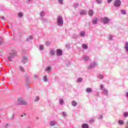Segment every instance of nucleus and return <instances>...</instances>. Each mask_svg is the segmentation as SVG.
I'll use <instances>...</instances> for the list:
<instances>
[{
	"label": "nucleus",
	"instance_id": "3c124183",
	"mask_svg": "<svg viewBox=\"0 0 128 128\" xmlns=\"http://www.w3.org/2000/svg\"><path fill=\"white\" fill-rule=\"evenodd\" d=\"M28 0V2H29L32 1V0Z\"/></svg>",
	"mask_w": 128,
	"mask_h": 128
},
{
	"label": "nucleus",
	"instance_id": "a878e982",
	"mask_svg": "<svg viewBox=\"0 0 128 128\" xmlns=\"http://www.w3.org/2000/svg\"><path fill=\"white\" fill-rule=\"evenodd\" d=\"M34 100L36 102H38L40 100V96H37Z\"/></svg>",
	"mask_w": 128,
	"mask_h": 128
},
{
	"label": "nucleus",
	"instance_id": "5701e85b",
	"mask_svg": "<svg viewBox=\"0 0 128 128\" xmlns=\"http://www.w3.org/2000/svg\"><path fill=\"white\" fill-rule=\"evenodd\" d=\"M32 38H34L32 37V36H29V38H26V42H30V40H32Z\"/></svg>",
	"mask_w": 128,
	"mask_h": 128
},
{
	"label": "nucleus",
	"instance_id": "393cba45",
	"mask_svg": "<svg viewBox=\"0 0 128 128\" xmlns=\"http://www.w3.org/2000/svg\"><path fill=\"white\" fill-rule=\"evenodd\" d=\"M118 123L120 125H122L124 124V122L122 120H119Z\"/></svg>",
	"mask_w": 128,
	"mask_h": 128
},
{
	"label": "nucleus",
	"instance_id": "58836bf2",
	"mask_svg": "<svg viewBox=\"0 0 128 128\" xmlns=\"http://www.w3.org/2000/svg\"><path fill=\"white\" fill-rule=\"evenodd\" d=\"M34 78H38V76L37 74H34Z\"/></svg>",
	"mask_w": 128,
	"mask_h": 128
},
{
	"label": "nucleus",
	"instance_id": "c9c22d12",
	"mask_svg": "<svg viewBox=\"0 0 128 128\" xmlns=\"http://www.w3.org/2000/svg\"><path fill=\"white\" fill-rule=\"evenodd\" d=\"M121 12L122 14H126V10H121Z\"/></svg>",
	"mask_w": 128,
	"mask_h": 128
},
{
	"label": "nucleus",
	"instance_id": "b1692460",
	"mask_svg": "<svg viewBox=\"0 0 128 128\" xmlns=\"http://www.w3.org/2000/svg\"><path fill=\"white\" fill-rule=\"evenodd\" d=\"M82 128H88V124H82Z\"/></svg>",
	"mask_w": 128,
	"mask_h": 128
},
{
	"label": "nucleus",
	"instance_id": "2eb2a0df",
	"mask_svg": "<svg viewBox=\"0 0 128 128\" xmlns=\"http://www.w3.org/2000/svg\"><path fill=\"white\" fill-rule=\"evenodd\" d=\"M86 92L88 93L92 92V88H87L86 89Z\"/></svg>",
	"mask_w": 128,
	"mask_h": 128
},
{
	"label": "nucleus",
	"instance_id": "20e7f679",
	"mask_svg": "<svg viewBox=\"0 0 128 128\" xmlns=\"http://www.w3.org/2000/svg\"><path fill=\"white\" fill-rule=\"evenodd\" d=\"M122 2L120 0H115L114 2V6L116 8H118L120 6Z\"/></svg>",
	"mask_w": 128,
	"mask_h": 128
},
{
	"label": "nucleus",
	"instance_id": "49530a36",
	"mask_svg": "<svg viewBox=\"0 0 128 128\" xmlns=\"http://www.w3.org/2000/svg\"><path fill=\"white\" fill-rule=\"evenodd\" d=\"M126 128H128V120L127 121V124H126Z\"/></svg>",
	"mask_w": 128,
	"mask_h": 128
},
{
	"label": "nucleus",
	"instance_id": "a211bd4d",
	"mask_svg": "<svg viewBox=\"0 0 128 128\" xmlns=\"http://www.w3.org/2000/svg\"><path fill=\"white\" fill-rule=\"evenodd\" d=\"M125 50H126V52H128V42H126L125 43Z\"/></svg>",
	"mask_w": 128,
	"mask_h": 128
},
{
	"label": "nucleus",
	"instance_id": "6e6d98bb",
	"mask_svg": "<svg viewBox=\"0 0 128 128\" xmlns=\"http://www.w3.org/2000/svg\"><path fill=\"white\" fill-rule=\"evenodd\" d=\"M92 122H94V120H92Z\"/></svg>",
	"mask_w": 128,
	"mask_h": 128
},
{
	"label": "nucleus",
	"instance_id": "7ed1b4c3",
	"mask_svg": "<svg viewBox=\"0 0 128 128\" xmlns=\"http://www.w3.org/2000/svg\"><path fill=\"white\" fill-rule=\"evenodd\" d=\"M17 55L18 53H16V52H14L12 53H10V55L8 58V62H12V58H14V56Z\"/></svg>",
	"mask_w": 128,
	"mask_h": 128
},
{
	"label": "nucleus",
	"instance_id": "c756f323",
	"mask_svg": "<svg viewBox=\"0 0 128 128\" xmlns=\"http://www.w3.org/2000/svg\"><path fill=\"white\" fill-rule=\"evenodd\" d=\"M39 48H40V50H44V46L40 45L39 46Z\"/></svg>",
	"mask_w": 128,
	"mask_h": 128
},
{
	"label": "nucleus",
	"instance_id": "864d4df0",
	"mask_svg": "<svg viewBox=\"0 0 128 128\" xmlns=\"http://www.w3.org/2000/svg\"><path fill=\"white\" fill-rule=\"evenodd\" d=\"M12 118H14V114H12Z\"/></svg>",
	"mask_w": 128,
	"mask_h": 128
},
{
	"label": "nucleus",
	"instance_id": "f8f14e48",
	"mask_svg": "<svg viewBox=\"0 0 128 128\" xmlns=\"http://www.w3.org/2000/svg\"><path fill=\"white\" fill-rule=\"evenodd\" d=\"M40 20L43 22H48V20L46 18H44V17L41 18Z\"/></svg>",
	"mask_w": 128,
	"mask_h": 128
},
{
	"label": "nucleus",
	"instance_id": "c85d7f7f",
	"mask_svg": "<svg viewBox=\"0 0 128 128\" xmlns=\"http://www.w3.org/2000/svg\"><path fill=\"white\" fill-rule=\"evenodd\" d=\"M78 104V103L76 101H72V105L74 106H76Z\"/></svg>",
	"mask_w": 128,
	"mask_h": 128
},
{
	"label": "nucleus",
	"instance_id": "72a5a7b5",
	"mask_svg": "<svg viewBox=\"0 0 128 128\" xmlns=\"http://www.w3.org/2000/svg\"><path fill=\"white\" fill-rule=\"evenodd\" d=\"M124 116L125 118H128V112H124Z\"/></svg>",
	"mask_w": 128,
	"mask_h": 128
},
{
	"label": "nucleus",
	"instance_id": "4c0bfd02",
	"mask_svg": "<svg viewBox=\"0 0 128 128\" xmlns=\"http://www.w3.org/2000/svg\"><path fill=\"white\" fill-rule=\"evenodd\" d=\"M104 92L105 94H108V90H104Z\"/></svg>",
	"mask_w": 128,
	"mask_h": 128
},
{
	"label": "nucleus",
	"instance_id": "8fccbe9b",
	"mask_svg": "<svg viewBox=\"0 0 128 128\" xmlns=\"http://www.w3.org/2000/svg\"><path fill=\"white\" fill-rule=\"evenodd\" d=\"M1 20H4V16L1 17Z\"/></svg>",
	"mask_w": 128,
	"mask_h": 128
},
{
	"label": "nucleus",
	"instance_id": "79ce46f5",
	"mask_svg": "<svg viewBox=\"0 0 128 128\" xmlns=\"http://www.w3.org/2000/svg\"><path fill=\"white\" fill-rule=\"evenodd\" d=\"M8 124H6L5 126H4V128H8Z\"/></svg>",
	"mask_w": 128,
	"mask_h": 128
},
{
	"label": "nucleus",
	"instance_id": "f257e3e1",
	"mask_svg": "<svg viewBox=\"0 0 128 128\" xmlns=\"http://www.w3.org/2000/svg\"><path fill=\"white\" fill-rule=\"evenodd\" d=\"M14 104L15 106H28V103L22 98H19L18 99L17 102H16Z\"/></svg>",
	"mask_w": 128,
	"mask_h": 128
},
{
	"label": "nucleus",
	"instance_id": "de8ad7c7",
	"mask_svg": "<svg viewBox=\"0 0 128 128\" xmlns=\"http://www.w3.org/2000/svg\"><path fill=\"white\" fill-rule=\"evenodd\" d=\"M112 0H108V4H110V2H112Z\"/></svg>",
	"mask_w": 128,
	"mask_h": 128
},
{
	"label": "nucleus",
	"instance_id": "0eeeda50",
	"mask_svg": "<svg viewBox=\"0 0 128 128\" xmlns=\"http://www.w3.org/2000/svg\"><path fill=\"white\" fill-rule=\"evenodd\" d=\"M102 20L103 21L104 24H108V22H110V19H108L106 17H104V18H102Z\"/></svg>",
	"mask_w": 128,
	"mask_h": 128
},
{
	"label": "nucleus",
	"instance_id": "4be33fe9",
	"mask_svg": "<svg viewBox=\"0 0 128 128\" xmlns=\"http://www.w3.org/2000/svg\"><path fill=\"white\" fill-rule=\"evenodd\" d=\"M82 48H84L85 50H86L88 48V45H86V44H84L82 45Z\"/></svg>",
	"mask_w": 128,
	"mask_h": 128
},
{
	"label": "nucleus",
	"instance_id": "1a4fd4ad",
	"mask_svg": "<svg viewBox=\"0 0 128 128\" xmlns=\"http://www.w3.org/2000/svg\"><path fill=\"white\" fill-rule=\"evenodd\" d=\"M56 124V121H51L50 122V126H54Z\"/></svg>",
	"mask_w": 128,
	"mask_h": 128
},
{
	"label": "nucleus",
	"instance_id": "cd10ccee",
	"mask_svg": "<svg viewBox=\"0 0 128 128\" xmlns=\"http://www.w3.org/2000/svg\"><path fill=\"white\" fill-rule=\"evenodd\" d=\"M92 22L94 24H98V18H96L93 20Z\"/></svg>",
	"mask_w": 128,
	"mask_h": 128
},
{
	"label": "nucleus",
	"instance_id": "f704fd0d",
	"mask_svg": "<svg viewBox=\"0 0 128 128\" xmlns=\"http://www.w3.org/2000/svg\"><path fill=\"white\" fill-rule=\"evenodd\" d=\"M91 66H96V62H93L91 64Z\"/></svg>",
	"mask_w": 128,
	"mask_h": 128
},
{
	"label": "nucleus",
	"instance_id": "ddd939ff",
	"mask_svg": "<svg viewBox=\"0 0 128 128\" xmlns=\"http://www.w3.org/2000/svg\"><path fill=\"white\" fill-rule=\"evenodd\" d=\"M51 70H52V68L50 66H48L46 67L45 70L46 72H50Z\"/></svg>",
	"mask_w": 128,
	"mask_h": 128
},
{
	"label": "nucleus",
	"instance_id": "dca6fc26",
	"mask_svg": "<svg viewBox=\"0 0 128 128\" xmlns=\"http://www.w3.org/2000/svg\"><path fill=\"white\" fill-rule=\"evenodd\" d=\"M50 52L52 56H54V54H56V53L54 52V49H51L50 50Z\"/></svg>",
	"mask_w": 128,
	"mask_h": 128
},
{
	"label": "nucleus",
	"instance_id": "9b49d317",
	"mask_svg": "<svg viewBox=\"0 0 128 128\" xmlns=\"http://www.w3.org/2000/svg\"><path fill=\"white\" fill-rule=\"evenodd\" d=\"M18 16L19 18H22V16H24V14L22 12H19L18 13Z\"/></svg>",
	"mask_w": 128,
	"mask_h": 128
},
{
	"label": "nucleus",
	"instance_id": "a18cd8bd",
	"mask_svg": "<svg viewBox=\"0 0 128 128\" xmlns=\"http://www.w3.org/2000/svg\"><path fill=\"white\" fill-rule=\"evenodd\" d=\"M62 116L64 117V112H62Z\"/></svg>",
	"mask_w": 128,
	"mask_h": 128
},
{
	"label": "nucleus",
	"instance_id": "7c9ffc66",
	"mask_svg": "<svg viewBox=\"0 0 128 128\" xmlns=\"http://www.w3.org/2000/svg\"><path fill=\"white\" fill-rule=\"evenodd\" d=\"M77 82H82V78H80L77 80Z\"/></svg>",
	"mask_w": 128,
	"mask_h": 128
},
{
	"label": "nucleus",
	"instance_id": "aec40b11",
	"mask_svg": "<svg viewBox=\"0 0 128 128\" xmlns=\"http://www.w3.org/2000/svg\"><path fill=\"white\" fill-rule=\"evenodd\" d=\"M90 57H88V56H84V60L86 62L90 60Z\"/></svg>",
	"mask_w": 128,
	"mask_h": 128
},
{
	"label": "nucleus",
	"instance_id": "603ef678",
	"mask_svg": "<svg viewBox=\"0 0 128 128\" xmlns=\"http://www.w3.org/2000/svg\"><path fill=\"white\" fill-rule=\"evenodd\" d=\"M110 40H112V36H110Z\"/></svg>",
	"mask_w": 128,
	"mask_h": 128
},
{
	"label": "nucleus",
	"instance_id": "4468645a",
	"mask_svg": "<svg viewBox=\"0 0 128 128\" xmlns=\"http://www.w3.org/2000/svg\"><path fill=\"white\" fill-rule=\"evenodd\" d=\"M92 14H94V11L92 10H89V11H88V15L90 16H92Z\"/></svg>",
	"mask_w": 128,
	"mask_h": 128
},
{
	"label": "nucleus",
	"instance_id": "5fc2aeb1",
	"mask_svg": "<svg viewBox=\"0 0 128 128\" xmlns=\"http://www.w3.org/2000/svg\"><path fill=\"white\" fill-rule=\"evenodd\" d=\"M28 128H30V127H28Z\"/></svg>",
	"mask_w": 128,
	"mask_h": 128
},
{
	"label": "nucleus",
	"instance_id": "6e6552de",
	"mask_svg": "<svg viewBox=\"0 0 128 128\" xmlns=\"http://www.w3.org/2000/svg\"><path fill=\"white\" fill-rule=\"evenodd\" d=\"M45 14H46V12H44V11H41L40 12V18H44Z\"/></svg>",
	"mask_w": 128,
	"mask_h": 128
},
{
	"label": "nucleus",
	"instance_id": "412c9836",
	"mask_svg": "<svg viewBox=\"0 0 128 128\" xmlns=\"http://www.w3.org/2000/svg\"><path fill=\"white\" fill-rule=\"evenodd\" d=\"M43 80L44 82H48V78L46 76H44L43 78Z\"/></svg>",
	"mask_w": 128,
	"mask_h": 128
},
{
	"label": "nucleus",
	"instance_id": "a19ab883",
	"mask_svg": "<svg viewBox=\"0 0 128 128\" xmlns=\"http://www.w3.org/2000/svg\"><path fill=\"white\" fill-rule=\"evenodd\" d=\"M26 116V114L23 113V114L21 115V117L22 118L24 116Z\"/></svg>",
	"mask_w": 128,
	"mask_h": 128
},
{
	"label": "nucleus",
	"instance_id": "2f4dec72",
	"mask_svg": "<svg viewBox=\"0 0 128 128\" xmlns=\"http://www.w3.org/2000/svg\"><path fill=\"white\" fill-rule=\"evenodd\" d=\"M80 35L81 36H86V33H84V32H80Z\"/></svg>",
	"mask_w": 128,
	"mask_h": 128
},
{
	"label": "nucleus",
	"instance_id": "09e8293b",
	"mask_svg": "<svg viewBox=\"0 0 128 128\" xmlns=\"http://www.w3.org/2000/svg\"><path fill=\"white\" fill-rule=\"evenodd\" d=\"M2 44V41L0 40V46Z\"/></svg>",
	"mask_w": 128,
	"mask_h": 128
},
{
	"label": "nucleus",
	"instance_id": "c03bdc74",
	"mask_svg": "<svg viewBox=\"0 0 128 128\" xmlns=\"http://www.w3.org/2000/svg\"><path fill=\"white\" fill-rule=\"evenodd\" d=\"M97 2L98 4H102V0H98Z\"/></svg>",
	"mask_w": 128,
	"mask_h": 128
},
{
	"label": "nucleus",
	"instance_id": "f03ea898",
	"mask_svg": "<svg viewBox=\"0 0 128 128\" xmlns=\"http://www.w3.org/2000/svg\"><path fill=\"white\" fill-rule=\"evenodd\" d=\"M56 24L58 26H64V19L62 16H59L57 17Z\"/></svg>",
	"mask_w": 128,
	"mask_h": 128
},
{
	"label": "nucleus",
	"instance_id": "e433bc0d",
	"mask_svg": "<svg viewBox=\"0 0 128 128\" xmlns=\"http://www.w3.org/2000/svg\"><path fill=\"white\" fill-rule=\"evenodd\" d=\"M66 48H70V44H68L66 45Z\"/></svg>",
	"mask_w": 128,
	"mask_h": 128
},
{
	"label": "nucleus",
	"instance_id": "ea45409f",
	"mask_svg": "<svg viewBox=\"0 0 128 128\" xmlns=\"http://www.w3.org/2000/svg\"><path fill=\"white\" fill-rule=\"evenodd\" d=\"M98 78H104V76H102V74H100L98 76Z\"/></svg>",
	"mask_w": 128,
	"mask_h": 128
},
{
	"label": "nucleus",
	"instance_id": "423d86ee",
	"mask_svg": "<svg viewBox=\"0 0 128 128\" xmlns=\"http://www.w3.org/2000/svg\"><path fill=\"white\" fill-rule=\"evenodd\" d=\"M56 56H62V50L60 49H58L56 50Z\"/></svg>",
	"mask_w": 128,
	"mask_h": 128
},
{
	"label": "nucleus",
	"instance_id": "37998d69",
	"mask_svg": "<svg viewBox=\"0 0 128 128\" xmlns=\"http://www.w3.org/2000/svg\"><path fill=\"white\" fill-rule=\"evenodd\" d=\"M100 88L101 90H102L104 88V85H100Z\"/></svg>",
	"mask_w": 128,
	"mask_h": 128
},
{
	"label": "nucleus",
	"instance_id": "6ab92c4d",
	"mask_svg": "<svg viewBox=\"0 0 128 128\" xmlns=\"http://www.w3.org/2000/svg\"><path fill=\"white\" fill-rule=\"evenodd\" d=\"M19 68L20 72H24V68L22 66H20Z\"/></svg>",
	"mask_w": 128,
	"mask_h": 128
},
{
	"label": "nucleus",
	"instance_id": "9d476101",
	"mask_svg": "<svg viewBox=\"0 0 128 128\" xmlns=\"http://www.w3.org/2000/svg\"><path fill=\"white\" fill-rule=\"evenodd\" d=\"M86 10H82L80 12V14H81V16H84V14H86Z\"/></svg>",
	"mask_w": 128,
	"mask_h": 128
},
{
	"label": "nucleus",
	"instance_id": "f3484780",
	"mask_svg": "<svg viewBox=\"0 0 128 128\" xmlns=\"http://www.w3.org/2000/svg\"><path fill=\"white\" fill-rule=\"evenodd\" d=\"M59 102L61 106L64 104V99L59 100Z\"/></svg>",
	"mask_w": 128,
	"mask_h": 128
},
{
	"label": "nucleus",
	"instance_id": "473e14b6",
	"mask_svg": "<svg viewBox=\"0 0 128 128\" xmlns=\"http://www.w3.org/2000/svg\"><path fill=\"white\" fill-rule=\"evenodd\" d=\"M58 4H64L63 0H58Z\"/></svg>",
	"mask_w": 128,
	"mask_h": 128
},
{
	"label": "nucleus",
	"instance_id": "bb28decb",
	"mask_svg": "<svg viewBox=\"0 0 128 128\" xmlns=\"http://www.w3.org/2000/svg\"><path fill=\"white\" fill-rule=\"evenodd\" d=\"M46 46H50V42L49 41L46 42Z\"/></svg>",
	"mask_w": 128,
	"mask_h": 128
},
{
	"label": "nucleus",
	"instance_id": "39448f33",
	"mask_svg": "<svg viewBox=\"0 0 128 128\" xmlns=\"http://www.w3.org/2000/svg\"><path fill=\"white\" fill-rule=\"evenodd\" d=\"M21 62L22 64H26V62H28V57L23 56L21 60Z\"/></svg>",
	"mask_w": 128,
	"mask_h": 128
}]
</instances>
